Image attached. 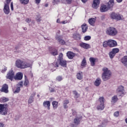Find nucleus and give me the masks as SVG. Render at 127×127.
I'll list each match as a JSON object with an SVG mask.
<instances>
[{
	"instance_id": "obj_1",
	"label": "nucleus",
	"mask_w": 127,
	"mask_h": 127,
	"mask_svg": "<svg viewBox=\"0 0 127 127\" xmlns=\"http://www.w3.org/2000/svg\"><path fill=\"white\" fill-rule=\"evenodd\" d=\"M16 67L19 69H25L26 68H31L32 64L26 63L22 60H18L15 63Z\"/></svg>"
},
{
	"instance_id": "obj_2",
	"label": "nucleus",
	"mask_w": 127,
	"mask_h": 127,
	"mask_svg": "<svg viewBox=\"0 0 127 127\" xmlns=\"http://www.w3.org/2000/svg\"><path fill=\"white\" fill-rule=\"evenodd\" d=\"M102 79L103 81H108L112 77V72L107 67H104L102 68Z\"/></svg>"
},
{
	"instance_id": "obj_3",
	"label": "nucleus",
	"mask_w": 127,
	"mask_h": 127,
	"mask_svg": "<svg viewBox=\"0 0 127 127\" xmlns=\"http://www.w3.org/2000/svg\"><path fill=\"white\" fill-rule=\"evenodd\" d=\"M106 34L110 36H115L118 34V30L114 27H110L106 31Z\"/></svg>"
},
{
	"instance_id": "obj_4",
	"label": "nucleus",
	"mask_w": 127,
	"mask_h": 127,
	"mask_svg": "<svg viewBox=\"0 0 127 127\" xmlns=\"http://www.w3.org/2000/svg\"><path fill=\"white\" fill-rule=\"evenodd\" d=\"M53 65H54L55 67H59V65H61L63 67H66L67 66V62L64 60L60 61V62L58 61L57 62H54Z\"/></svg>"
},
{
	"instance_id": "obj_5",
	"label": "nucleus",
	"mask_w": 127,
	"mask_h": 127,
	"mask_svg": "<svg viewBox=\"0 0 127 127\" xmlns=\"http://www.w3.org/2000/svg\"><path fill=\"white\" fill-rule=\"evenodd\" d=\"M11 1V0H6V3L4 4L3 12L5 14H8L9 13V3Z\"/></svg>"
},
{
	"instance_id": "obj_6",
	"label": "nucleus",
	"mask_w": 127,
	"mask_h": 127,
	"mask_svg": "<svg viewBox=\"0 0 127 127\" xmlns=\"http://www.w3.org/2000/svg\"><path fill=\"white\" fill-rule=\"evenodd\" d=\"M5 106L6 105L0 104V114L3 116H5L7 114V108Z\"/></svg>"
},
{
	"instance_id": "obj_7",
	"label": "nucleus",
	"mask_w": 127,
	"mask_h": 127,
	"mask_svg": "<svg viewBox=\"0 0 127 127\" xmlns=\"http://www.w3.org/2000/svg\"><path fill=\"white\" fill-rule=\"evenodd\" d=\"M81 121H82V116L76 117L73 121V123L74 124L71 125L72 127H76L77 126L80 125V123H81Z\"/></svg>"
},
{
	"instance_id": "obj_8",
	"label": "nucleus",
	"mask_w": 127,
	"mask_h": 127,
	"mask_svg": "<svg viewBox=\"0 0 127 127\" xmlns=\"http://www.w3.org/2000/svg\"><path fill=\"white\" fill-rule=\"evenodd\" d=\"M117 93L118 96H124L126 94V92H125L124 86L122 85L120 86L117 89Z\"/></svg>"
},
{
	"instance_id": "obj_9",
	"label": "nucleus",
	"mask_w": 127,
	"mask_h": 127,
	"mask_svg": "<svg viewBox=\"0 0 127 127\" xmlns=\"http://www.w3.org/2000/svg\"><path fill=\"white\" fill-rule=\"evenodd\" d=\"M14 77V72L12 69H11L7 73V75L6 76V79H8L9 80H11L12 81L13 77Z\"/></svg>"
},
{
	"instance_id": "obj_10",
	"label": "nucleus",
	"mask_w": 127,
	"mask_h": 127,
	"mask_svg": "<svg viewBox=\"0 0 127 127\" xmlns=\"http://www.w3.org/2000/svg\"><path fill=\"white\" fill-rule=\"evenodd\" d=\"M109 47H116L117 45V41L114 40H108Z\"/></svg>"
},
{
	"instance_id": "obj_11",
	"label": "nucleus",
	"mask_w": 127,
	"mask_h": 127,
	"mask_svg": "<svg viewBox=\"0 0 127 127\" xmlns=\"http://www.w3.org/2000/svg\"><path fill=\"white\" fill-rule=\"evenodd\" d=\"M109 8L108 5L105 4H102L100 7V11L101 12H106V11H108L109 10Z\"/></svg>"
},
{
	"instance_id": "obj_12",
	"label": "nucleus",
	"mask_w": 127,
	"mask_h": 127,
	"mask_svg": "<svg viewBox=\"0 0 127 127\" xmlns=\"http://www.w3.org/2000/svg\"><path fill=\"white\" fill-rule=\"evenodd\" d=\"M1 92H3L4 93H5L6 94L8 93V85L6 84H4L2 88L0 89Z\"/></svg>"
},
{
	"instance_id": "obj_13",
	"label": "nucleus",
	"mask_w": 127,
	"mask_h": 127,
	"mask_svg": "<svg viewBox=\"0 0 127 127\" xmlns=\"http://www.w3.org/2000/svg\"><path fill=\"white\" fill-rule=\"evenodd\" d=\"M100 4V0H94L92 4L93 8L97 9L99 7Z\"/></svg>"
},
{
	"instance_id": "obj_14",
	"label": "nucleus",
	"mask_w": 127,
	"mask_h": 127,
	"mask_svg": "<svg viewBox=\"0 0 127 127\" xmlns=\"http://www.w3.org/2000/svg\"><path fill=\"white\" fill-rule=\"evenodd\" d=\"M23 76V74H22V72H19L16 73V75L14 77V78L15 80H21Z\"/></svg>"
},
{
	"instance_id": "obj_15",
	"label": "nucleus",
	"mask_w": 127,
	"mask_h": 127,
	"mask_svg": "<svg viewBox=\"0 0 127 127\" xmlns=\"http://www.w3.org/2000/svg\"><path fill=\"white\" fill-rule=\"evenodd\" d=\"M114 5H115V0H109L107 3V6H108L109 9L113 8Z\"/></svg>"
},
{
	"instance_id": "obj_16",
	"label": "nucleus",
	"mask_w": 127,
	"mask_h": 127,
	"mask_svg": "<svg viewBox=\"0 0 127 127\" xmlns=\"http://www.w3.org/2000/svg\"><path fill=\"white\" fill-rule=\"evenodd\" d=\"M80 47L84 48V49H89L90 48V45L89 44H86L85 43H81L79 44Z\"/></svg>"
},
{
	"instance_id": "obj_17",
	"label": "nucleus",
	"mask_w": 127,
	"mask_h": 127,
	"mask_svg": "<svg viewBox=\"0 0 127 127\" xmlns=\"http://www.w3.org/2000/svg\"><path fill=\"white\" fill-rule=\"evenodd\" d=\"M43 106L44 107V108H47L48 110H50V101H44L43 102Z\"/></svg>"
},
{
	"instance_id": "obj_18",
	"label": "nucleus",
	"mask_w": 127,
	"mask_h": 127,
	"mask_svg": "<svg viewBox=\"0 0 127 127\" xmlns=\"http://www.w3.org/2000/svg\"><path fill=\"white\" fill-rule=\"evenodd\" d=\"M96 18H91L88 20V22L92 26H95V23L96 22Z\"/></svg>"
},
{
	"instance_id": "obj_19",
	"label": "nucleus",
	"mask_w": 127,
	"mask_h": 127,
	"mask_svg": "<svg viewBox=\"0 0 127 127\" xmlns=\"http://www.w3.org/2000/svg\"><path fill=\"white\" fill-rule=\"evenodd\" d=\"M66 56L69 59H73L75 57V54L72 52H68L66 54Z\"/></svg>"
},
{
	"instance_id": "obj_20",
	"label": "nucleus",
	"mask_w": 127,
	"mask_h": 127,
	"mask_svg": "<svg viewBox=\"0 0 127 127\" xmlns=\"http://www.w3.org/2000/svg\"><path fill=\"white\" fill-rule=\"evenodd\" d=\"M56 40H57V41L59 42L60 44H61L62 45H64V44H65V41H64V40L60 39V37L59 36H56Z\"/></svg>"
},
{
	"instance_id": "obj_21",
	"label": "nucleus",
	"mask_w": 127,
	"mask_h": 127,
	"mask_svg": "<svg viewBox=\"0 0 127 127\" xmlns=\"http://www.w3.org/2000/svg\"><path fill=\"white\" fill-rule=\"evenodd\" d=\"M121 62L125 67H127V56H126L122 58Z\"/></svg>"
},
{
	"instance_id": "obj_22",
	"label": "nucleus",
	"mask_w": 127,
	"mask_h": 127,
	"mask_svg": "<svg viewBox=\"0 0 127 127\" xmlns=\"http://www.w3.org/2000/svg\"><path fill=\"white\" fill-rule=\"evenodd\" d=\"M101 83H102V80L100 78H97L94 82V85L96 87H99L101 85Z\"/></svg>"
},
{
	"instance_id": "obj_23",
	"label": "nucleus",
	"mask_w": 127,
	"mask_h": 127,
	"mask_svg": "<svg viewBox=\"0 0 127 127\" xmlns=\"http://www.w3.org/2000/svg\"><path fill=\"white\" fill-rule=\"evenodd\" d=\"M97 110L99 111H103L105 109L104 104L100 103L97 107Z\"/></svg>"
},
{
	"instance_id": "obj_24",
	"label": "nucleus",
	"mask_w": 127,
	"mask_h": 127,
	"mask_svg": "<svg viewBox=\"0 0 127 127\" xmlns=\"http://www.w3.org/2000/svg\"><path fill=\"white\" fill-rule=\"evenodd\" d=\"M81 29H82V32H84V33L86 32V31H87V30L88 29V26L87 25V24H83L81 26Z\"/></svg>"
},
{
	"instance_id": "obj_25",
	"label": "nucleus",
	"mask_w": 127,
	"mask_h": 127,
	"mask_svg": "<svg viewBox=\"0 0 127 127\" xmlns=\"http://www.w3.org/2000/svg\"><path fill=\"white\" fill-rule=\"evenodd\" d=\"M118 96L117 95H115L112 98L111 103L112 104H115L118 102Z\"/></svg>"
},
{
	"instance_id": "obj_26",
	"label": "nucleus",
	"mask_w": 127,
	"mask_h": 127,
	"mask_svg": "<svg viewBox=\"0 0 127 127\" xmlns=\"http://www.w3.org/2000/svg\"><path fill=\"white\" fill-rule=\"evenodd\" d=\"M52 105L53 109L54 110H56V109H57V108H58V102H57L56 101H54L52 102Z\"/></svg>"
},
{
	"instance_id": "obj_27",
	"label": "nucleus",
	"mask_w": 127,
	"mask_h": 127,
	"mask_svg": "<svg viewBox=\"0 0 127 127\" xmlns=\"http://www.w3.org/2000/svg\"><path fill=\"white\" fill-rule=\"evenodd\" d=\"M97 60V59H95L94 58H90L89 59L90 62L91 63V66H95V63L96 62V61Z\"/></svg>"
},
{
	"instance_id": "obj_28",
	"label": "nucleus",
	"mask_w": 127,
	"mask_h": 127,
	"mask_svg": "<svg viewBox=\"0 0 127 127\" xmlns=\"http://www.w3.org/2000/svg\"><path fill=\"white\" fill-rule=\"evenodd\" d=\"M77 78L78 80H82V79H83V72H79L77 74Z\"/></svg>"
},
{
	"instance_id": "obj_29",
	"label": "nucleus",
	"mask_w": 127,
	"mask_h": 127,
	"mask_svg": "<svg viewBox=\"0 0 127 127\" xmlns=\"http://www.w3.org/2000/svg\"><path fill=\"white\" fill-rule=\"evenodd\" d=\"M8 101H9V99L6 97H2L0 99V103H5L8 102Z\"/></svg>"
},
{
	"instance_id": "obj_30",
	"label": "nucleus",
	"mask_w": 127,
	"mask_h": 127,
	"mask_svg": "<svg viewBox=\"0 0 127 127\" xmlns=\"http://www.w3.org/2000/svg\"><path fill=\"white\" fill-rule=\"evenodd\" d=\"M68 104H69V100H65L64 101V109H67L68 108Z\"/></svg>"
},
{
	"instance_id": "obj_31",
	"label": "nucleus",
	"mask_w": 127,
	"mask_h": 127,
	"mask_svg": "<svg viewBox=\"0 0 127 127\" xmlns=\"http://www.w3.org/2000/svg\"><path fill=\"white\" fill-rule=\"evenodd\" d=\"M73 38L76 40H80L81 39V36L79 34H75L73 35Z\"/></svg>"
},
{
	"instance_id": "obj_32",
	"label": "nucleus",
	"mask_w": 127,
	"mask_h": 127,
	"mask_svg": "<svg viewBox=\"0 0 127 127\" xmlns=\"http://www.w3.org/2000/svg\"><path fill=\"white\" fill-rule=\"evenodd\" d=\"M29 84V81H28V80L27 79L26 76L25 75V81H24V85L25 87H27Z\"/></svg>"
},
{
	"instance_id": "obj_33",
	"label": "nucleus",
	"mask_w": 127,
	"mask_h": 127,
	"mask_svg": "<svg viewBox=\"0 0 127 127\" xmlns=\"http://www.w3.org/2000/svg\"><path fill=\"white\" fill-rule=\"evenodd\" d=\"M19 1L22 4H27L29 2V0H19Z\"/></svg>"
},
{
	"instance_id": "obj_34",
	"label": "nucleus",
	"mask_w": 127,
	"mask_h": 127,
	"mask_svg": "<svg viewBox=\"0 0 127 127\" xmlns=\"http://www.w3.org/2000/svg\"><path fill=\"white\" fill-rule=\"evenodd\" d=\"M0 70H1V72L2 73H4L6 70H7V67H5V66H2L1 68H0Z\"/></svg>"
},
{
	"instance_id": "obj_35",
	"label": "nucleus",
	"mask_w": 127,
	"mask_h": 127,
	"mask_svg": "<svg viewBox=\"0 0 127 127\" xmlns=\"http://www.w3.org/2000/svg\"><path fill=\"white\" fill-rule=\"evenodd\" d=\"M107 46H109V40L105 41L103 43V47L106 48Z\"/></svg>"
},
{
	"instance_id": "obj_36",
	"label": "nucleus",
	"mask_w": 127,
	"mask_h": 127,
	"mask_svg": "<svg viewBox=\"0 0 127 127\" xmlns=\"http://www.w3.org/2000/svg\"><path fill=\"white\" fill-rule=\"evenodd\" d=\"M13 92L14 94H17L18 93H19V92H20V87H17L15 90H13Z\"/></svg>"
},
{
	"instance_id": "obj_37",
	"label": "nucleus",
	"mask_w": 127,
	"mask_h": 127,
	"mask_svg": "<svg viewBox=\"0 0 127 127\" xmlns=\"http://www.w3.org/2000/svg\"><path fill=\"white\" fill-rule=\"evenodd\" d=\"M99 102L100 104H104L105 98H104V97H100L99 99Z\"/></svg>"
},
{
	"instance_id": "obj_38",
	"label": "nucleus",
	"mask_w": 127,
	"mask_h": 127,
	"mask_svg": "<svg viewBox=\"0 0 127 127\" xmlns=\"http://www.w3.org/2000/svg\"><path fill=\"white\" fill-rule=\"evenodd\" d=\"M118 14L113 12L111 14V18H112V19H116L117 17V15Z\"/></svg>"
},
{
	"instance_id": "obj_39",
	"label": "nucleus",
	"mask_w": 127,
	"mask_h": 127,
	"mask_svg": "<svg viewBox=\"0 0 127 127\" xmlns=\"http://www.w3.org/2000/svg\"><path fill=\"white\" fill-rule=\"evenodd\" d=\"M115 56L116 54L113 53L112 51L109 53V57L111 58V59H113V58H114V57H115Z\"/></svg>"
},
{
	"instance_id": "obj_40",
	"label": "nucleus",
	"mask_w": 127,
	"mask_h": 127,
	"mask_svg": "<svg viewBox=\"0 0 127 127\" xmlns=\"http://www.w3.org/2000/svg\"><path fill=\"white\" fill-rule=\"evenodd\" d=\"M56 81H58V82H61V81H62L63 80V77L62 76H58L56 78Z\"/></svg>"
},
{
	"instance_id": "obj_41",
	"label": "nucleus",
	"mask_w": 127,
	"mask_h": 127,
	"mask_svg": "<svg viewBox=\"0 0 127 127\" xmlns=\"http://www.w3.org/2000/svg\"><path fill=\"white\" fill-rule=\"evenodd\" d=\"M115 54H117V53H119L120 52V49L119 48H114L112 51Z\"/></svg>"
},
{
	"instance_id": "obj_42",
	"label": "nucleus",
	"mask_w": 127,
	"mask_h": 127,
	"mask_svg": "<svg viewBox=\"0 0 127 127\" xmlns=\"http://www.w3.org/2000/svg\"><path fill=\"white\" fill-rule=\"evenodd\" d=\"M87 65V62H86V59L84 58L81 62V66H84Z\"/></svg>"
},
{
	"instance_id": "obj_43",
	"label": "nucleus",
	"mask_w": 127,
	"mask_h": 127,
	"mask_svg": "<svg viewBox=\"0 0 127 127\" xmlns=\"http://www.w3.org/2000/svg\"><path fill=\"white\" fill-rule=\"evenodd\" d=\"M59 60L60 61H62L63 60V53H61L60 54L59 56Z\"/></svg>"
},
{
	"instance_id": "obj_44",
	"label": "nucleus",
	"mask_w": 127,
	"mask_h": 127,
	"mask_svg": "<svg viewBox=\"0 0 127 127\" xmlns=\"http://www.w3.org/2000/svg\"><path fill=\"white\" fill-rule=\"evenodd\" d=\"M84 39L85 41H88L89 40H90L91 39V36H86L84 37Z\"/></svg>"
},
{
	"instance_id": "obj_45",
	"label": "nucleus",
	"mask_w": 127,
	"mask_h": 127,
	"mask_svg": "<svg viewBox=\"0 0 127 127\" xmlns=\"http://www.w3.org/2000/svg\"><path fill=\"white\" fill-rule=\"evenodd\" d=\"M34 100V98L29 97L28 99V103L32 104V103H33Z\"/></svg>"
},
{
	"instance_id": "obj_46",
	"label": "nucleus",
	"mask_w": 127,
	"mask_h": 127,
	"mask_svg": "<svg viewBox=\"0 0 127 127\" xmlns=\"http://www.w3.org/2000/svg\"><path fill=\"white\" fill-rule=\"evenodd\" d=\"M116 20H121L122 19V16L120 14H117L116 16V19H115Z\"/></svg>"
},
{
	"instance_id": "obj_47",
	"label": "nucleus",
	"mask_w": 127,
	"mask_h": 127,
	"mask_svg": "<svg viewBox=\"0 0 127 127\" xmlns=\"http://www.w3.org/2000/svg\"><path fill=\"white\" fill-rule=\"evenodd\" d=\"M114 115L116 118H118V117L120 116V112L119 111H117L114 113Z\"/></svg>"
},
{
	"instance_id": "obj_48",
	"label": "nucleus",
	"mask_w": 127,
	"mask_h": 127,
	"mask_svg": "<svg viewBox=\"0 0 127 127\" xmlns=\"http://www.w3.org/2000/svg\"><path fill=\"white\" fill-rule=\"evenodd\" d=\"M52 55H54V56H55V55H58V53L57 52V50H55L53 52H52Z\"/></svg>"
},
{
	"instance_id": "obj_49",
	"label": "nucleus",
	"mask_w": 127,
	"mask_h": 127,
	"mask_svg": "<svg viewBox=\"0 0 127 127\" xmlns=\"http://www.w3.org/2000/svg\"><path fill=\"white\" fill-rule=\"evenodd\" d=\"M60 0H54L53 3L54 4H58L60 2Z\"/></svg>"
},
{
	"instance_id": "obj_50",
	"label": "nucleus",
	"mask_w": 127,
	"mask_h": 127,
	"mask_svg": "<svg viewBox=\"0 0 127 127\" xmlns=\"http://www.w3.org/2000/svg\"><path fill=\"white\" fill-rule=\"evenodd\" d=\"M17 85L19 86L18 87H20V88L23 87V82H20L18 83Z\"/></svg>"
},
{
	"instance_id": "obj_51",
	"label": "nucleus",
	"mask_w": 127,
	"mask_h": 127,
	"mask_svg": "<svg viewBox=\"0 0 127 127\" xmlns=\"http://www.w3.org/2000/svg\"><path fill=\"white\" fill-rule=\"evenodd\" d=\"M35 95H36V93L35 92H32V93H31L30 98H34V97H35Z\"/></svg>"
},
{
	"instance_id": "obj_52",
	"label": "nucleus",
	"mask_w": 127,
	"mask_h": 127,
	"mask_svg": "<svg viewBox=\"0 0 127 127\" xmlns=\"http://www.w3.org/2000/svg\"><path fill=\"white\" fill-rule=\"evenodd\" d=\"M73 94H74L75 97H76V98H79V95L78 94L77 92L73 91Z\"/></svg>"
},
{
	"instance_id": "obj_53",
	"label": "nucleus",
	"mask_w": 127,
	"mask_h": 127,
	"mask_svg": "<svg viewBox=\"0 0 127 127\" xmlns=\"http://www.w3.org/2000/svg\"><path fill=\"white\" fill-rule=\"evenodd\" d=\"M36 21H37V22H40L41 21V17L38 16L36 18Z\"/></svg>"
},
{
	"instance_id": "obj_54",
	"label": "nucleus",
	"mask_w": 127,
	"mask_h": 127,
	"mask_svg": "<svg viewBox=\"0 0 127 127\" xmlns=\"http://www.w3.org/2000/svg\"><path fill=\"white\" fill-rule=\"evenodd\" d=\"M68 22H70V21L64 20L61 22V23L63 24H65V23H68Z\"/></svg>"
},
{
	"instance_id": "obj_55",
	"label": "nucleus",
	"mask_w": 127,
	"mask_h": 127,
	"mask_svg": "<svg viewBox=\"0 0 127 127\" xmlns=\"http://www.w3.org/2000/svg\"><path fill=\"white\" fill-rule=\"evenodd\" d=\"M49 90L51 93H54V92H55V89L54 88H50Z\"/></svg>"
},
{
	"instance_id": "obj_56",
	"label": "nucleus",
	"mask_w": 127,
	"mask_h": 127,
	"mask_svg": "<svg viewBox=\"0 0 127 127\" xmlns=\"http://www.w3.org/2000/svg\"><path fill=\"white\" fill-rule=\"evenodd\" d=\"M67 3L68 4H71L72 3V0H65Z\"/></svg>"
},
{
	"instance_id": "obj_57",
	"label": "nucleus",
	"mask_w": 127,
	"mask_h": 127,
	"mask_svg": "<svg viewBox=\"0 0 127 127\" xmlns=\"http://www.w3.org/2000/svg\"><path fill=\"white\" fill-rule=\"evenodd\" d=\"M35 1L37 4H39V3H40V2L41 1V0H35Z\"/></svg>"
},
{
	"instance_id": "obj_58",
	"label": "nucleus",
	"mask_w": 127,
	"mask_h": 127,
	"mask_svg": "<svg viewBox=\"0 0 127 127\" xmlns=\"http://www.w3.org/2000/svg\"><path fill=\"white\" fill-rule=\"evenodd\" d=\"M26 22H27V23H29L30 21H31V19L29 18H26L25 20Z\"/></svg>"
},
{
	"instance_id": "obj_59",
	"label": "nucleus",
	"mask_w": 127,
	"mask_h": 127,
	"mask_svg": "<svg viewBox=\"0 0 127 127\" xmlns=\"http://www.w3.org/2000/svg\"><path fill=\"white\" fill-rule=\"evenodd\" d=\"M10 7L11 10H13V3L12 2L11 3Z\"/></svg>"
},
{
	"instance_id": "obj_60",
	"label": "nucleus",
	"mask_w": 127,
	"mask_h": 127,
	"mask_svg": "<svg viewBox=\"0 0 127 127\" xmlns=\"http://www.w3.org/2000/svg\"><path fill=\"white\" fill-rule=\"evenodd\" d=\"M123 0H116V1L118 2V3H121L123 1Z\"/></svg>"
},
{
	"instance_id": "obj_61",
	"label": "nucleus",
	"mask_w": 127,
	"mask_h": 127,
	"mask_svg": "<svg viewBox=\"0 0 127 127\" xmlns=\"http://www.w3.org/2000/svg\"><path fill=\"white\" fill-rule=\"evenodd\" d=\"M57 23H60V24H61V22L60 21V19H58L57 20Z\"/></svg>"
},
{
	"instance_id": "obj_62",
	"label": "nucleus",
	"mask_w": 127,
	"mask_h": 127,
	"mask_svg": "<svg viewBox=\"0 0 127 127\" xmlns=\"http://www.w3.org/2000/svg\"><path fill=\"white\" fill-rule=\"evenodd\" d=\"M87 1L88 0H81V1H82V2L84 3H85V2H87Z\"/></svg>"
},
{
	"instance_id": "obj_63",
	"label": "nucleus",
	"mask_w": 127,
	"mask_h": 127,
	"mask_svg": "<svg viewBox=\"0 0 127 127\" xmlns=\"http://www.w3.org/2000/svg\"><path fill=\"white\" fill-rule=\"evenodd\" d=\"M4 125H3L2 123H0V127H3Z\"/></svg>"
},
{
	"instance_id": "obj_64",
	"label": "nucleus",
	"mask_w": 127,
	"mask_h": 127,
	"mask_svg": "<svg viewBox=\"0 0 127 127\" xmlns=\"http://www.w3.org/2000/svg\"><path fill=\"white\" fill-rule=\"evenodd\" d=\"M125 122H126V124H127V118H126V119H125Z\"/></svg>"
}]
</instances>
